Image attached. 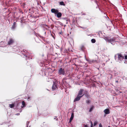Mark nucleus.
I'll return each instance as SVG.
<instances>
[{
	"instance_id": "39448f33",
	"label": "nucleus",
	"mask_w": 127,
	"mask_h": 127,
	"mask_svg": "<svg viewBox=\"0 0 127 127\" xmlns=\"http://www.w3.org/2000/svg\"><path fill=\"white\" fill-rule=\"evenodd\" d=\"M83 95H82L80 96H78L77 95V97H76L74 100V102H75L76 101H78L81 98L83 95Z\"/></svg>"
},
{
	"instance_id": "c756f323",
	"label": "nucleus",
	"mask_w": 127,
	"mask_h": 127,
	"mask_svg": "<svg viewBox=\"0 0 127 127\" xmlns=\"http://www.w3.org/2000/svg\"><path fill=\"white\" fill-rule=\"evenodd\" d=\"M108 127H111L110 126H108Z\"/></svg>"
},
{
	"instance_id": "2eb2a0df",
	"label": "nucleus",
	"mask_w": 127,
	"mask_h": 127,
	"mask_svg": "<svg viewBox=\"0 0 127 127\" xmlns=\"http://www.w3.org/2000/svg\"><path fill=\"white\" fill-rule=\"evenodd\" d=\"M14 106V104H10L9 105V107L11 108H13Z\"/></svg>"
},
{
	"instance_id": "a878e982",
	"label": "nucleus",
	"mask_w": 127,
	"mask_h": 127,
	"mask_svg": "<svg viewBox=\"0 0 127 127\" xmlns=\"http://www.w3.org/2000/svg\"><path fill=\"white\" fill-rule=\"evenodd\" d=\"M32 9V8H30V9H29V10H30V11L31 10V9Z\"/></svg>"
},
{
	"instance_id": "393cba45",
	"label": "nucleus",
	"mask_w": 127,
	"mask_h": 127,
	"mask_svg": "<svg viewBox=\"0 0 127 127\" xmlns=\"http://www.w3.org/2000/svg\"><path fill=\"white\" fill-rule=\"evenodd\" d=\"M116 82H117V83H118V81H116Z\"/></svg>"
},
{
	"instance_id": "4468645a",
	"label": "nucleus",
	"mask_w": 127,
	"mask_h": 127,
	"mask_svg": "<svg viewBox=\"0 0 127 127\" xmlns=\"http://www.w3.org/2000/svg\"><path fill=\"white\" fill-rule=\"evenodd\" d=\"M91 41L92 43H95V42L96 41L95 39H91Z\"/></svg>"
},
{
	"instance_id": "f257e3e1",
	"label": "nucleus",
	"mask_w": 127,
	"mask_h": 127,
	"mask_svg": "<svg viewBox=\"0 0 127 127\" xmlns=\"http://www.w3.org/2000/svg\"><path fill=\"white\" fill-rule=\"evenodd\" d=\"M51 12L54 13L55 14V16H57L58 18L61 17L62 16V14L61 12H59L58 11L54 8H52L51 10Z\"/></svg>"
},
{
	"instance_id": "423d86ee",
	"label": "nucleus",
	"mask_w": 127,
	"mask_h": 127,
	"mask_svg": "<svg viewBox=\"0 0 127 127\" xmlns=\"http://www.w3.org/2000/svg\"><path fill=\"white\" fill-rule=\"evenodd\" d=\"M103 112L106 114H109L110 113L109 110L108 109H105L104 110Z\"/></svg>"
},
{
	"instance_id": "f8f14e48",
	"label": "nucleus",
	"mask_w": 127,
	"mask_h": 127,
	"mask_svg": "<svg viewBox=\"0 0 127 127\" xmlns=\"http://www.w3.org/2000/svg\"><path fill=\"white\" fill-rule=\"evenodd\" d=\"M24 106H25V103L24 101H23L22 102V105L21 106V107L22 108H23Z\"/></svg>"
},
{
	"instance_id": "7ed1b4c3",
	"label": "nucleus",
	"mask_w": 127,
	"mask_h": 127,
	"mask_svg": "<svg viewBox=\"0 0 127 127\" xmlns=\"http://www.w3.org/2000/svg\"><path fill=\"white\" fill-rule=\"evenodd\" d=\"M65 72L64 69L61 68L58 71V74L60 75H64L65 74Z\"/></svg>"
},
{
	"instance_id": "7c9ffc66",
	"label": "nucleus",
	"mask_w": 127,
	"mask_h": 127,
	"mask_svg": "<svg viewBox=\"0 0 127 127\" xmlns=\"http://www.w3.org/2000/svg\"><path fill=\"white\" fill-rule=\"evenodd\" d=\"M28 122H27V123H28Z\"/></svg>"
},
{
	"instance_id": "f03ea898",
	"label": "nucleus",
	"mask_w": 127,
	"mask_h": 127,
	"mask_svg": "<svg viewBox=\"0 0 127 127\" xmlns=\"http://www.w3.org/2000/svg\"><path fill=\"white\" fill-rule=\"evenodd\" d=\"M115 60L118 61L119 60L121 61L122 60L124 59V56H122L121 54H118L117 55H115Z\"/></svg>"
},
{
	"instance_id": "bb28decb",
	"label": "nucleus",
	"mask_w": 127,
	"mask_h": 127,
	"mask_svg": "<svg viewBox=\"0 0 127 127\" xmlns=\"http://www.w3.org/2000/svg\"><path fill=\"white\" fill-rule=\"evenodd\" d=\"M54 119H56V118H55ZM56 120H57V119L56 118Z\"/></svg>"
},
{
	"instance_id": "f3484780",
	"label": "nucleus",
	"mask_w": 127,
	"mask_h": 127,
	"mask_svg": "<svg viewBox=\"0 0 127 127\" xmlns=\"http://www.w3.org/2000/svg\"><path fill=\"white\" fill-rule=\"evenodd\" d=\"M91 101L90 100L88 99L86 101V102L88 104H89L91 102Z\"/></svg>"
},
{
	"instance_id": "6e6552de",
	"label": "nucleus",
	"mask_w": 127,
	"mask_h": 127,
	"mask_svg": "<svg viewBox=\"0 0 127 127\" xmlns=\"http://www.w3.org/2000/svg\"><path fill=\"white\" fill-rule=\"evenodd\" d=\"M57 88L56 84L54 82L52 87V90H55Z\"/></svg>"
},
{
	"instance_id": "2f4dec72",
	"label": "nucleus",
	"mask_w": 127,
	"mask_h": 127,
	"mask_svg": "<svg viewBox=\"0 0 127 127\" xmlns=\"http://www.w3.org/2000/svg\"><path fill=\"white\" fill-rule=\"evenodd\" d=\"M29 123V122H28V123Z\"/></svg>"
},
{
	"instance_id": "1a4fd4ad",
	"label": "nucleus",
	"mask_w": 127,
	"mask_h": 127,
	"mask_svg": "<svg viewBox=\"0 0 127 127\" xmlns=\"http://www.w3.org/2000/svg\"><path fill=\"white\" fill-rule=\"evenodd\" d=\"M106 41L107 42H110L112 44H113V43H112V42H113L114 40L113 39H107L106 40Z\"/></svg>"
},
{
	"instance_id": "aec40b11",
	"label": "nucleus",
	"mask_w": 127,
	"mask_h": 127,
	"mask_svg": "<svg viewBox=\"0 0 127 127\" xmlns=\"http://www.w3.org/2000/svg\"><path fill=\"white\" fill-rule=\"evenodd\" d=\"M99 127H102L101 124L100 123L99 125Z\"/></svg>"
},
{
	"instance_id": "b1692460",
	"label": "nucleus",
	"mask_w": 127,
	"mask_h": 127,
	"mask_svg": "<svg viewBox=\"0 0 127 127\" xmlns=\"http://www.w3.org/2000/svg\"><path fill=\"white\" fill-rule=\"evenodd\" d=\"M19 113H17L15 114L16 115H19Z\"/></svg>"
},
{
	"instance_id": "20e7f679",
	"label": "nucleus",
	"mask_w": 127,
	"mask_h": 127,
	"mask_svg": "<svg viewBox=\"0 0 127 127\" xmlns=\"http://www.w3.org/2000/svg\"><path fill=\"white\" fill-rule=\"evenodd\" d=\"M14 42V40L12 38H10L9 39V41L8 43V44L9 45H11Z\"/></svg>"
},
{
	"instance_id": "ddd939ff",
	"label": "nucleus",
	"mask_w": 127,
	"mask_h": 127,
	"mask_svg": "<svg viewBox=\"0 0 127 127\" xmlns=\"http://www.w3.org/2000/svg\"><path fill=\"white\" fill-rule=\"evenodd\" d=\"M94 107V106H92L90 108V109L89 110V112H91L93 110V109Z\"/></svg>"
},
{
	"instance_id": "dca6fc26",
	"label": "nucleus",
	"mask_w": 127,
	"mask_h": 127,
	"mask_svg": "<svg viewBox=\"0 0 127 127\" xmlns=\"http://www.w3.org/2000/svg\"><path fill=\"white\" fill-rule=\"evenodd\" d=\"M60 4L61 5H64L65 4L64 3L63 1H61L60 2Z\"/></svg>"
},
{
	"instance_id": "9d476101",
	"label": "nucleus",
	"mask_w": 127,
	"mask_h": 127,
	"mask_svg": "<svg viewBox=\"0 0 127 127\" xmlns=\"http://www.w3.org/2000/svg\"><path fill=\"white\" fill-rule=\"evenodd\" d=\"M74 114L73 113H72L71 117L70 119V122L73 120L74 117Z\"/></svg>"
},
{
	"instance_id": "cd10ccee",
	"label": "nucleus",
	"mask_w": 127,
	"mask_h": 127,
	"mask_svg": "<svg viewBox=\"0 0 127 127\" xmlns=\"http://www.w3.org/2000/svg\"><path fill=\"white\" fill-rule=\"evenodd\" d=\"M28 124L27 125V127H28Z\"/></svg>"
},
{
	"instance_id": "412c9836",
	"label": "nucleus",
	"mask_w": 127,
	"mask_h": 127,
	"mask_svg": "<svg viewBox=\"0 0 127 127\" xmlns=\"http://www.w3.org/2000/svg\"><path fill=\"white\" fill-rule=\"evenodd\" d=\"M31 97H28V100H30L31 99Z\"/></svg>"
},
{
	"instance_id": "473e14b6",
	"label": "nucleus",
	"mask_w": 127,
	"mask_h": 127,
	"mask_svg": "<svg viewBox=\"0 0 127 127\" xmlns=\"http://www.w3.org/2000/svg\"><path fill=\"white\" fill-rule=\"evenodd\" d=\"M1 43H2V42H1Z\"/></svg>"
},
{
	"instance_id": "5701e85b",
	"label": "nucleus",
	"mask_w": 127,
	"mask_h": 127,
	"mask_svg": "<svg viewBox=\"0 0 127 127\" xmlns=\"http://www.w3.org/2000/svg\"><path fill=\"white\" fill-rule=\"evenodd\" d=\"M84 125V127H88L87 125Z\"/></svg>"
},
{
	"instance_id": "0eeeda50",
	"label": "nucleus",
	"mask_w": 127,
	"mask_h": 127,
	"mask_svg": "<svg viewBox=\"0 0 127 127\" xmlns=\"http://www.w3.org/2000/svg\"><path fill=\"white\" fill-rule=\"evenodd\" d=\"M84 91L83 89H81L79 90L78 95V96H80V95H82V93Z\"/></svg>"
},
{
	"instance_id": "6ab92c4d",
	"label": "nucleus",
	"mask_w": 127,
	"mask_h": 127,
	"mask_svg": "<svg viewBox=\"0 0 127 127\" xmlns=\"http://www.w3.org/2000/svg\"><path fill=\"white\" fill-rule=\"evenodd\" d=\"M91 127H93V123L92 122H91Z\"/></svg>"
},
{
	"instance_id": "c85d7f7f",
	"label": "nucleus",
	"mask_w": 127,
	"mask_h": 127,
	"mask_svg": "<svg viewBox=\"0 0 127 127\" xmlns=\"http://www.w3.org/2000/svg\"><path fill=\"white\" fill-rule=\"evenodd\" d=\"M60 34H61V32H60Z\"/></svg>"
},
{
	"instance_id": "4be33fe9",
	"label": "nucleus",
	"mask_w": 127,
	"mask_h": 127,
	"mask_svg": "<svg viewBox=\"0 0 127 127\" xmlns=\"http://www.w3.org/2000/svg\"><path fill=\"white\" fill-rule=\"evenodd\" d=\"M125 59L126 60L127 59V56H125Z\"/></svg>"
},
{
	"instance_id": "9b49d317",
	"label": "nucleus",
	"mask_w": 127,
	"mask_h": 127,
	"mask_svg": "<svg viewBox=\"0 0 127 127\" xmlns=\"http://www.w3.org/2000/svg\"><path fill=\"white\" fill-rule=\"evenodd\" d=\"M16 22H14L11 28L12 29H14L16 27Z\"/></svg>"
},
{
	"instance_id": "a211bd4d",
	"label": "nucleus",
	"mask_w": 127,
	"mask_h": 127,
	"mask_svg": "<svg viewBox=\"0 0 127 127\" xmlns=\"http://www.w3.org/2000/svg\"><path fill=\"white\" fill-rule=\"evenodd\" d=\"M97 124V122H96V121L94 123V126H95Z\"/></svg>"
}]
</instances>
